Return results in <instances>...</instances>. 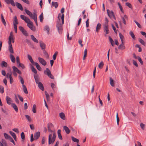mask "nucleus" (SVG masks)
Wrapping results in <instances>:
<instances>
[{
    "instance_id": "obj_1",
    "label": "nucleus",
    "mask_w": 146,
    "mask_h": 146,
    "mask_svg": "<svg viewBox=\"0 0 146 146\" xmlns=\"http://www.w3.org/2000/svg\"><path fill=\"white\" fill-rule=\"evenodd\" d=\"M25 13L29 16L31 18L34 19L37 26L38 25L37 22V15L35 12H34L33 14L29 11L27 9H25Z\"/></svg>"
},
{
    "instance_id": "obj_2",
    "label": "nucleus",
    "mask_w": 146,
    "mask_h": 146,
    "mask_svg": "<svg viewBox=\"0 0 146 146\" xmlns=\"http://www.w3.org/2000/svg\"><path fill=\"white\" fill-rule=\"evenodd\" d=\"M56 137L55 132L50 133L48 136V144H53L54 142Z\"/></svg>"
},
{
    "instance_id": "obj_3",
    "label": "nucleus",
    "mask_w": 146,
    "mask_h": 146,
    "mask_svg": "<svg viewBox=\"0 0 146 146\" xmlns=\"http://www.w3.org/2000/svg\"><path fill=\"white\" fill-rule=\"evenodd\" d=\"M26 23L27 24V26L33 31H35L36 29L35 27H34L33 23L30 20Z\"/></svg>"
},
{
    "instance_id": "obj_4",
    "label": "nucleus",
    "mask_w": 146,
    "mask_h": 146,
    "mask_svg": "<svg viewBox=\"0 0 146 146\" xmlns=\"http://www.w3.org/2000/svg\"><path fill=\"white\" fill-rule=\"evenodd\" d=\"M46 74L50 78L52 79H54V76L51 73V72L50 70L48 68H46V71L44 70V74H46Z\"/></svg>"
},
{
    "instance_id": "obj_5",
    "label": "nucleus",
    "mask_w": 146,
    "mask_h": 146,
    "mask_svg": "<svg viewBox=\"0 0 146 146\" xmlns=\"http://www.w3.org/2000/svg\"><path fill=\"white\" fill-rule=\"evenodd\" d=\"M107 13L109 17L111 18H113L114 19H115V17L114 15V13L112 11H110L108 9L107 10Z\"/></svg>"
},
{
    "instance_id": "obj_6",
    "label": "nucleus",
    "mask_w": 146,
    "mask_h": 146,
    "mask_svg": "<svg viewBox=\"0 0 146 146\" xmlns=\"http://www.w3.org/2000/svg\"><path fill=\"white\" fill-rule=\"evenodd\" d=\"M54 127L53 124L51 123H49L47 124V127L48 131L51 133L55 132L54 131H52L51 129V128Z\"/></svg>"
},
{
    "instance_id": "obj_7",
    "label": "nucleus",
    "mask_w": 146,
    "mask_h": 146,
    "mask_svg": "<svg viewBox=\"0 0 146 146\" xmlns=\"http://www.w3.org/2000/svg\"><path fill=\"white\" fill-rule=\"evenodd\" d=\"M5 3L7 4H11L12 6L15 7V3L14 0H4Z\"/></svg>"
},
{
    "instance_id": "obj_8",
    "label": "nucleus",
    "mask_w": 146,
    "mask_h": 146,
    "mask_svg": "<svg viewBox=\"0 0 146 146\" xmlns=\"http://www.w3.org/2000/svg\"><path fill=\"white\" fill-rule=\"evenodd\" d=\"M56 26L59 33L61 34L62 30V25L61 24L58 23L56 25Z\"/></svg>"
},
{
    "instance_id": "obj_9",
    "label": "nucleus",
    "mask_w": 146,
    "mask_h": 146,
    "mask_svg": "<svg viewBox=\"0 0 146 146\" xmlns=\"http://www.w3.org/2000/svg\"><path fill=\"white\" fill-rule=\"evenodd\" d=\"M104 32L105 33V35L106 36V35L109 33V31L108 28V26H103Z\"/></svg>"
},
{
    "instance_id": "obj_10",
    "label": "nucleus",
    "mask_w": 146,
    "mask_h": 146,
    "mask_svg": "<svg viewBox=\"0 0 146 146\" xmlns=\"http://www.w3.org/2000/svg\"><path fill=\"white\" fill-rule=\"evenodd\" d=\"M38 60L39 62L42 65L45 66L46 64V61L42 58L40 57L38 58Z\"/></svg>"
},
{
    "instance_id": "obj_11",
    "label": "nucleus",
    "mask_w": 146,
    "mask_h": 146,
    "mask_svg": "<svg viewBox=\"0 0 146 146\" xmlns=\"http://www.w3.org/2000/svg\"><path fill=\"white\" fill-rule=\"evenodd\" d=\"M13 33L12 32H11L10 34V35L9 37V40H8V44H11V42L12 41V39H13Z\"/></svg>"
},
{
    "instance_id": "obj_12",
    "label": "nucleus",
    "mask_w": 146,
    "mask_h": 146,
    "mask_svg": "<svg viewBox=\"0 0 146 146\" xmlns=\"http://www.w3.org/2000/svg\"><path fill=\"white\" fill-rule=\"evenodd\" d=\"M12 68L13 70V72H17L19 74H21V72L15 66H13Z\"/></svg>"
},
{
    "instance_id": "obj_13",
    "label": "nucleus",
    "mask_w": 146,
    "mask_h": 146,
    "mask_svg": "<svg viewBox=\"0 0 146 146\" xmlns=\"http://www.w3.org/2000/svg\"><path fill=\"white\" fill-rule=\"evenodd\" d=\"M58 18L59 20H60L61 19L62 21V24L63 25L64 23V15L63 14L61 15V14H59L58 15Z\"/></svg>"
},
{
    "instance_id": "obj_14",
    "label": "nucleus",
    "mask_w": 146,
    "mask_h": 146,
    "mask_svg": "<svg viewBox=\"0 0 146 146\" xmlns=\"http://www.w3.org/2000/svg\"><path fill=\"white\" fill-rule=\"evenodd\" d=\"M20 17L21 18L22 20H24L26 23L28 21L30 20L28 18L23 15H21Z\"/></svg>"
},
{
    "instance_id": "obj_15",
    "label": "nucleus",
    "mask_w": 146,
    "mask_h": 146,
    "mask_svg": "<svg viewBox=\"0 0 146 146\" xmlns=\"http://www.w3.org/2000/svg\"><path fill=\"white\" fill-rule=\"evenodd\" d=\"M6 100L7 103L9 105L11 104L12 102V100L11 98L7 96L6 97Z\"/></svg>"
},
{
    "instance_id": "obj_16",
    "label": "nucleus",
    "mask_w": 146,
    "mask_h": 146,
    "mask_svg": "<svg viewBox=\"0 0 146 146\" xmlns=\"http://www.w3.org/2000/svg\"><path fill=\"white\" fill-rule=\"evenodd\" d=\"M15 5L17 8L23 11V7L20 3L18 2H16L15 3Z\"/></svg>"
},
{
    "instance_id": "obj_17",
    "label": "nucleus",
    "mask_w": 146,
    "mask_h": 146,
    "mask_svg": "<svg viewBox=\"0 0 146 146\" xmlns=\"http://www.w3.org/2000/svg\"><path fill=\"white\" fill-rule=\"evenodd\" d=\"M121 18L124 24L126 25V23L125 20L128 19V18L127 16L126 15H125L124 17H121Z\"/></svg>"
},
{
    "instance_id": "obj_18",
    "label": "nucleus",
    "mask_w": 146,
    "mask_h": 146,
    "mask_svg": "<svg viewBox=\"0 0 146 146\" xmlns=\"http://www.w3.org/2000/svg\"><path fill=\"white\" fill-rule=\"evenodd\" d=\"M8 50L11 54H12L14 53L13 49L12 44L9 45Z\"/></svg>"
},
{
    "instance_id": "obj_19",
    "label": "nucleus",
    "mask_w": 146,
    "mask_h": 146,
    "mask_svg": "<svg viewBox=\"0 0 146 146\" xmlns=\"http://www.w3.org/2000/svg\"><path fill=\"white\" fill-rule=\"evenodd\" d=\"M38 86L39 88L42 91H43L44 90L43 85L41 82H39V84H38Z\"/></svg>"
},
{
    "instance_id": "obj_20",
    "label": "nucleus",
    "mask_w": 146,
    "mask_h": 146,
    "mask_svg": "<svg viewBox=\"0 0 146 146\" xmlns=\"http://www.w3.org/2000/svg\"><path fill=\"white\" fill-rule=\"evenodd\" d=\"M40 132L39 131H38L36 132L34 135V139H38L40 137Z\"/></svg>"
},
{
    "instance_id": "obj_21",
    "label": "nucleus",
    "mask_w": 146,
    "mask_h": 146,
    "mask_svg": "<svg viewBox=\"0 0 146 146\" xmlns=\"http://www.w3.org/2000/svg\"><path fill=\"white\" fill-rule=\"evenodd\" d=\"M9 133L11 135L13 138L14 139L15 141H17V137L15 134L12 131H10Z\"/></svg>"
},
{
    "instance_id": "obj_22",
    "label": "nucleus",
    "mask_w": 146,
    "mask_h": 146,
    "mask_svg": "<svg viewBox=\"0 0 146 146\" xmlns=\"http://www.w3.org/2000/svg\"><path fill=\"white\" fill-rule=\"evenodd\" d=\"M40 46L41 47L42 49H44L45 47V44L42 41H40L39 42Z\"/></svg>"
},
{
    "instance_id": "obj_23",
    "label": "nucleus",
    "mask_w": 146,
    "mask_h": 146,
    "mask_svg": "<svg viewBox=\"0 0 146 146\" xmlns=\"http://www.w3.org/2000/svg\"><path fill=\"white\" fill-rule=\"evenodd\" d=\"M34 78L36 83L38 84H39L40 82L38 78V76L36 75H34Z\"/></svg>"
},
{
    "instance_id": "obj_24",
    "label": "nucleus",
    "mask_w": 146,
    "mask_h": 146,
    "mask_svg": "<svg viewBox=\"0 0 146 146\" xmlns=\"http://www.w3.org/2000/svg\"><path fill=\"white\" fill-rule=\"evenodd\" d=\"M119 49L123 50L125 48V47L124 44L123 42H121V43L120 44L118 47Z\"/></svg>"
},
{
    "instance_id": "obj_25",
    "label": "nucleus",
    "mask_w": 146,
    "mask_h": 146,
    "mask_svg": "<svg viewBox=\"0 0 146 146\" xmlns=\"http://www.w3.org/2000/svg\"><path fill=\"white\" fill-rule=\"evenodd\" d=\"M10 59L11 61L13 63H15V58L14 56L12 54H10L9 55Z\"/></svg>"
},
{
    "instance_id": "obj_26",
    "label": "nucleus",
    "mask_w": 146,
    "mask_h": 146,
    "mask_svg": "<svg viewBox=\"0 0 146 146\" xmlns=\"http://www.w3.org/2000/svg\"><path fill=\"white\" fill-rule=\"evenodd\" d=\"M63 129L67 134H69L70 133V130L66 126H64L63 127Z\"/></svg>"
},
{
    "instance_id": "obj_27",
    "label": "nucleus",
    "mask_w": 146,
    "mask_h": 146,
    "mask_svg": "<svg viewBox=\"0 0 146 146\" xmlns=\"http://www.w3.org/2000/svg\"><path fill=\"white\" fill-rule=\"evenodd\" d=\"M35 65L37 69L39 71H40L41 70V68L40 67L39 65L37 62H35L33 65Z\"/></svg>"
},
{
    "instance_id": "obj_28",
    "label": "nucleus",
    "mask_w": 146,
    "mask_h": 146,
    "mask_svg": "<svg viewBox=\"0 0 146 146\" xmlns=\"http://www.w3.org/2000/svg\"><path fill=\"white\" fill-rule=\"evenodd\" d=\"M27 57H28V59L30 61V62L33 65H34V63H35V62L33 61L31 56L29 54H28L27 55Z\"/></svg>"
},
{
    "instance_id": "obj_29",
    "label": "nucleus",
    "mask_w": 146,
    "mask_h": 146,
    "mask_svg": "<svg viewBox=\"0 0 146 146\" xmlns=\"http://www.w3.org/2000/svg\"><path fill=\"white\" fill-rule=\"evenodd\" d=\"M59 116L63 120H64L65 119V117L64 114L61 112L59 113Z\"/></svg>"
},
{
    "instance_id": "obj_30",
    "label": "nucleus",
    "mask_w": 146,
    "mask_h": 146,
    "mask_svg": "<svg viewBox=\"0 0 146 146\" xmlns=\"http://www.w3.org/2000/svg\"><path fill=\"white\" fill-rule=\"evenodd\" d=\"M11 106H12L16 111L17 112L18 111V109L17 107L15 104L13 103H12L11 104Z\"/></svg>"
},
{
    "instance_id": "obj_31",
    "label": "nucleus",
    "mask_w": 146,
    "mask_h": 146,
    "mask_svg": "<svg viewBox=\"0 0 146 146\" xmlns=\"http://www.w3.org/2000/svg\"><path fill=\"white\" fill-rule=\"evenodd\" d=\"M52 5L55 8H57L58 6V4L57 2L52 1Z\"/></svg>"
},
{
    "instance_id": "obj_32",
    "label": "nucleus",
    "mask_w": 146,
    "mask_h": 146,
    "mask_svg": "<svg viewBox=\"0 0 146 146\" xmlns=\"http://www.w3.org/2000/svg\"><path fill=\"white\" fill-rule=\"evenodd\" d=\"M61 131L60 129H58V130L57 133L59 138L61 140H62V138L61 134Z\"/></svg>"
},
{
    "instance_id": "obj_33",
    "label": "nucleus",
    "mask_w": 146,
    "mask_h": 146,
    "mask_svg": "<svg viewBox=\"0 0 146 146\" xmlns=\"http://www.w3.org/2000/svg\"><path fill=\"white\" fill-rule=\"evenodd\" d=\"M101 26L102 25L101 24L99 23H98L96 27V31L97 32H98V31L101 28Z\"/></svg>"
},
{
    "instance_id": "obj_34",
    "label": "nucleus",
    "mask_w": 146,
    "mask_h": 146,
    "mask_svg": "<svg viewBox=\"0 0 146 146\" xmlns=\"http://www.w3.org/2000/svg\"><path fill=\"white\" fill-rule=\"evenodd\" d=\"M31 39L32 40L35 42L38 43V40L35 38V36L33 35H31Z\"/></svg>"
},
{
    "instance_id": "obj_35",
    "label": "nucleus",
    "mask_w": 146,
    "mask_h": 146,
    "mask_svg": "<svg viewBox=\"0 0 146 146\" xmlns=\"http://www.w3.org/2000/svg\"><path fill=\"white\" fill-rule=\"evenodd\" d=\"M1 16L2 22L3 23L4 26H6L7 25L6 23L5 22V19L4 18L2 14L1 15Z\"/></svg>"
},
{
    "instance_id": "obj_36",
    "label": "nucleus",
    "mask_w": 146,
    "mask_h": 146,
    "mask_svg": "<svg viewBox=\"0 0 146 146\" xmlns=\"http://www.w3.org/2000/svg\"><path fill=\"white\" fill-rule=\"evenodd\" d=\"M22 86L24 93L26 94H27L28 93V92L25 86V85H23Z\"/></svg>"
},
{
    "instance_id": "obj_37",
    "label": "nucleus",
    "mask_w": 146,
    "mask_h": 146,
    "mask_svg": "<svg viewBox=\"0 0 146 146\" xmlns=\"http://www.w3.org/2000/svg\"><path fill=\"white\" fill-rule=\"evenodd\" d=\"M110 84L111 86L113 87L114 86L113 80L111 77L110 78Z\"/></svg>"
},
{
    "instance_id": "obj_38",
    "label": "nucleus",
    "mask_w": 146,
    "mask_h": 146,
    "mask_svg": "<svg viewBox=\"0 0 146 146\" xmlns=\"http://www.w3.org/2000/svg\"><path fill=\"white\" fill-rule=\"evenodd\" d=\"M105 23L103 24V26H108V20L106 17L105 19Z\"/></svg>"
},
{
    "instance_id": "obj_39",
    "label": "nucleus",
    "mask_w": 146,
    "mask_h": 146,
    "mask_svg": "<svg viewBox=\"0 0 146 146\" xmlns=\"http://www.w3.org/2000/svg\"><path fill=\"white\" fill-rule=\"evenodd\" d=\"M44 30L45 31H46L48 34H49L50 29L49 27L47 26H46L44 27Z\"/></svg>"
},
{
    "instance_id": "obj_40",
    "label": "nucleus",
    "mask_w": 146,
    "mask_h": 146,
    "mask_svg": "<svg viewBox=\"0 0 146 146\" xmlns=\"http://www.w3.org/2000/svg\"><path fill=\"white\" fill-rule=\"evenodd\" d=\"M1 66L2 67H7V64L4 61H3L1 64Z\"/></svg>"
},
{
    "instance_id": "obj_41",
    "label": "nucleus",
    "mask_w": 146,
    "mask_h": 146,
    "mask_svg": "<svg viewBox=\"0 0 146 146\" xmlns=\"http://www.w3.org/2000/svg\"><path fill=\"white\" fill-rule=\"evenodd\" d=\"M3 134L4 137L6 139H8L11 137L9 135L5 133H4Z\"/></svg>"
},
{
    "instance_id": "obj_42",
    "label": "nucleus",
    "mask_w": 146,
    "mask_h": 146,
    "mask_svg": "<svg viewBox=\"0 0 146 146\" xmlns=\"http://www.w3.org/2000/svg\"><path fill=\"white\" fill-rule=\"evenodd\" d=\"M19 79H20V80L21 82V84H22V86L24 85V82L23 80V78H22V77L21 76H19Z\"/></svg>"
},
{
    "instance_id": "obj_43",
    "label": "nucleus",
    "mask_w": 146,
    "mask_h": 146,
    "mask_svg": "<svg viewBox=\"0 0 146 146\" xmlns=\"http://www.w3.org/2000/svg\"><path fill=\"white\" fill-rule=\"evenodd\" d=\"M72 140L74 142L78 143L79 142V140L76 138H75L74 137H71Z\"/></svg>"
},
{
    "instance_id": "obj_44",
    "label": "nucleus",
    "mask_w": 146,
    "mask_h": 146,
    "mask_svg": "<svg viewBox=\"0 0 146 146\" xmlns=\"http://www.w3.org/2000/svg\"><path fill=\"white\" fill-rule=\"evenodd\" d=\"M104 65V63L103 61H101L98 65V67L100 68L101 69L102 68Z\"/></svg>"
},
{
    "instance_id": "obj_45",
    "label": "nucleus",
    "mask_w": 146,
    "mask_h": 146,
    "mask_svg": "<svg viewBox=\"0 0 146 146\" xmlns=\"http://www.w3.org/2000/svg\"><path fill=\"white\" fill-rule=\"evenodd\" d=\"M119 35L121 42H123L124 36L120 33H119Z\"/></svg>"
},
{
    "instance_id": "obj_46",
    "label": "nucleus",
    "mask_w": 146,
    "mask_h": 146,
    "mask_svg": "<svg viewBox=\"0 0 146 146\" xmlns=\"http://www.w3.org/2000/svg\"><path fill=\"white\" fill-rule=\"evenodd\" d=\"M139 41L141 44H142L144 46H145V43L144 42V41L142 39L139 38Z\"/></svg>"
},
{
    "instance_id": "obj_47",
    "label": "nucleus",
    "mask_w": 146,
    "mask_h": 146,
    "mask_svg": "<svg viewBox=\"0 0 146 146\" xmlns=\"http://www.w3.org/2000/svg\"><path fill=\"white\" fill-rule=\"evenodd\" d=\"M31 68L32 69V71L35 73L36 74L37 73V71L34 68V67L32 66H31Z\"/></svg>"
},
{
    "instance_id": "obj_48",
    "label": "nucleus",
    "mask_w": 146,
    "mask_h": 146,
    "mask_svg": "<svg viewBox=\"0 0 146 146\" xmlns=\"http://www.w3.org/2000/svg\"><path fill=\"white\" fill-rule=\"evenodd\" d=\"M12 72H10V73H8L5 76H6V77L7 78H9L10 77H12Z\"/></svg>"
},
{
    "instance_id": "obj_49",
    "label": "nucleus",
    "mask_w": 146,
    "mask_h": 146,
    "mask_svg": "<svg viewBox=\"0 0 146 146\" xmlns=\"http://www.w3.org/2000/svg\"><path fill=\"white\" fill-rule=\"evenodd\" d=\"M109 39L111 44L112 46H113L114 45V43H113L114 41L113 40L110 36H109Z\"/></svg>"
},
{
    "instance_id": "obj_50",
    "label": "nucleus",
    "mask_w": 146,
    "mask_h": 146,
    "mask_svg": "<svg viewBox=\"0 0 146 146\" xmlns=\"http://www.w3.org/2000/svg\"><path fill=\"white\" fill-rule=\"evenodd\" d=\"M129 34L130 35H131V37H132V38L133 39H134V40L135 39V35L132 32V31L130 32Z\"/></svg>"
},
{
    "instance_id": "obj_51",
    "label": "nucleus",
    "mask_w": 146,
    "mask_h": 146,
    "mask_svg": "<svg viewBox=\"0 0 146 146\" xmlns=\"http://www.w3.org/2000/svg\"><path fill=\"white\" fill-rule=\"evenodd\" d=\"M4 92V88L3 87L0 85V92L3 94Z\"/></svg>"
},
{
    "instance_id": "obj_52",
    "label": "nucleus",
    "mask_w": 146,
    "mask_h": 146,
    "mask_svg": "<svg viewBox=\"0 0 146 146\" xmlns=\"http://www.w3.org/2000/svg\"><path fill=\"white\" fill-rule=\"evenodd\" d=\"M18 67H20L22 69H24L25 68V66L24 64H23L20 63L19 64H18Z\"/></svg>"
},
{
    "instance_id": "obj_53",
    "label": "nucleus",
    "mask_w": 146,
    "mask_h": 146,
    "mask_svg": "<svg viewBox=\"0 0 146 146\" xmlns=\"http://www.w3.org/2000/svg\"><path fill=\"white\" fill-rule=\"evenodd\" d=\"M39 18H40V21L41 22H42L43 19L42 13L40 15Z\"/></svg>"
},
{
    "instance_id": "obj_54",
    "label": "nucleus",
    "mask_w": 146,
    "mask_h": 146,
    "mask_svg": "<svg viewBox=\"0 0 146 146\" xmlns=\"http://www.w3.org/2000/svg\"><path fill=\"white\" fill-rule=\"evenodd\" d=\"M118 6H119V8L120 10L122 12H123V8H122V7L121 5L119 3H118Z\"/></svg>"
},
{
    "instance_id": "obj_55",
    "label": "nucleus",
    "mask_w": 146,
    "mask_h": 146,
    "mask_svg": "<svg viewBox=\"0 0 146 146\" xmlns=\"http://www.w3.org/2000/svg\"><path fill=\"white\" fill-rule=\"evenodd\" d=\"M25 117H26V118L28 119L29 121L30 122L31 121V119L29 115H25Z\"/></svg>"
},
{
    "instance_id": "obj_56",
    "label": "nucleus",
    "mask_w": 146,
    "mask_h": 146,
    "mask_svg": "<svg viewBox=\"0 0 146 146\" xmlns=\"http://www.w3.org/2000/svg\"><path fill=\"white\" fill-rule=\"evenodd\" d=\"M140 126L142 129L144 130L145 129V125L141 123L140 124Z\"/></svg>"
},
{
    "instance_id": "obj_57",
    "label": "nucleus",
    "mask_w": 146,
    "mask_h": 146,
    "mask_svg": "<svg viewBox=\"0 0 146 146\" xmlns=\"http://www.w3.org/2000/svg\"><path fill=\"white\" fill-rule=\"evenodd\" d=\"M22 33L25 36H28V34L25 29L22 32Z\"/></svg>"
},
{
    "instance_id": "obj_58",
    "label": "nucleus",
    "mask_w": 146,
    "mask_h": 146,
    "mask_svg": "<svg viewBox=\"0 0 146 146\" xmlns=\"http://www.w3.org/2000/svg\"><path fill=\"white\" fill-rule=\"evenodd\" d=\"M125 4L127 6H128L129 8L131 9L132 8V5H131L130 3L127 2L125 3Z\"/></svg>"
},
{
    "instance_id": "obj_59",
    "label": "nucleus",
    "mask_w": 146,
    "mask_h": 146,
    "mask_svg": "<svg viewBox=\"0 0 146 146\" xmlns=\"http://www.w3.org/2000/svg\"><path fill=\"white\" fill-rule=\"evenodd\" d=\"M32 110L34 113H35L36 112V105L35 104L33 105V106Z\"/></svg>"
},
{
    "instance_id": "obj_60",
    "label": "nucleus",
    "mask_w": 146,
    "mask_h": 146,
    "mask_svg": "<svg viewBox=\"0 0 146 146\" xmlns=\"http://www.w3.org/2000/svg\"><path fill=\"white\" fill-rule=\"evenodd\" d=\"M14 145H15V142L13 140V139L12 138V137H10V138L8 139Z\"/></svg>"
},
{
    "instance_id": "obj_61",
    "label": "nucleus",
    "mask_w": 146,
    "mask_h": 146,
    "mask_svg": "<svg viewBox=\"0 0 146 146\" xmlns=\"http://www.w3.org/2000/svg\"><path fill=\"white\" fill-rule=\"evenodd\" d=\"M58 54V52H56L53 56V58L54 60H55L56 58V56Z\"/></svg>"
},
{
    "instance_id": "obj_62",
    "label": "nucleus",
    "mask_w": 146,
    "mask_h": 146,
    "mask_svg": "<svg viewBox=\"0 0 146 146\" xmlns=\"http://www.w3.org/2000/svg\"><path fill=\"white\" fill-rule=\"evenodd\" d=\"M134 21L135 22V23L136 24V25H137L138 27L139 28H141V26L140 24L137 21H136L134 20Z\"/></svg>"
},
{
    "instance_id": "obj_63",
    "label": "nucleus",
    "mask_w": 146,
    "mask_h": 146,
    "mask_svg": "<svg viewBox=\"0 0 146 146\" xmlns=\"http://www.w3.org/2000/svg\"><path fill=\"white\" fill-rule=\"evenodd\" d=\"M137 59L141 64V65H142L143 64V62L141 58L140 57L138 56V57Z\"/></svg>"
},
{
    "instance_id": "obj_64",
    "label": "nucleus",
    "mask_w": 146,
    "mask_h": 146,
    "mask_svg": "<svg viewBox=\"0 0 146 146\" xmlns=\"http://www.w3.org/2000/svg\"><path fill=\"white\" fill-rule=\"evenodd\" d=\"M111 26H112V28L114 32H115V33L117 34V30H116L115 28V27L114 26L113 24L111 25Z\"/></svg>"
}]
</instances>
